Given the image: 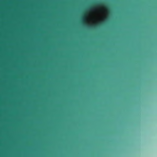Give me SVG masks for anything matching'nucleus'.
<instances>
[{
	"mask_svg": "<svg viewBox=\"0 0 157 157\" xmlns=\"http://www.w3.org/2000/svg\"><path fill=\"white\" fill-rule=\"evenodd\" d=\"M103 3H96L95 4V6H92L89 8V10L90 11H93L95 10V6H103Z\"/></svg>",
	"mask_w": 157,
	"mask_h": 157,
	"instance_id": "nucleus-1",
	"label": "nucleus"
},
{
	"mask_svg": "<svg viewBox=\"0 0 157 157\" xmlns=\"http://www.w3.org/2000/svg\"><path fill=\"white\" fill-rule=\"evenodd\" d=\"M87 18V15L86 13H85L82 18V21L84 24H86V21Z\"/></svg>",
	"mask_w": 157,
	"mask_h": 157,
	"instance_id": "nucleus-2",
	"label": "nucleus"
},
{
	"mask_svg": "<svg viewBox=\"0 0 157 157\" xmlns=\"http://www.w3.org/2000/svg\"><path fill=\"white\" fill-rule=\"evenodd\" d=\"M105 9H106L107 10V12H108V13H109V9H108L107 8H106V7H105Z\"/></svg>",
	"mask_w": 157,
	"mask_h": 157,
	"instance_id": "nucleus-3",
	"label": "nucleus"
},
{
	"mask_svg": "<svg viewBox=\"0 0 157 157\" xmlns=\"http://www.w3.org/2000/svg\"><path fill=\"white\" fill-rule=\"evenodd\" d=\"M96 26H97V25H93V26H94V27H95Z\"/></svg>",
	"mask_w": 157,
	"mask_h": 157,
	"instance_id": "nucleus-4",
	"label": "nucleus"
}]
</instances>
